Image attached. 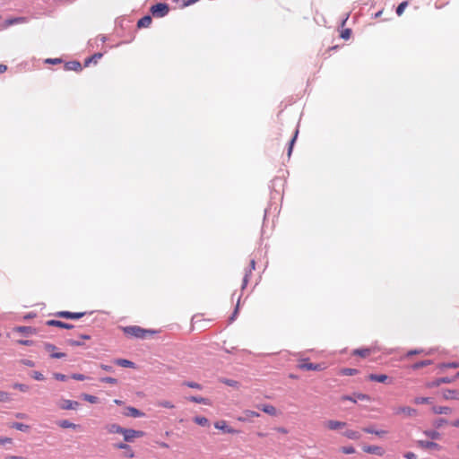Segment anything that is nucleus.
I'll return each mask as SVG.
<instances>
[{"label":"nucleus","instance_id":"f257e3e1","mask_svg":"<svg viewBox=\"0 0 459 459\" xmlns=\"http://www.w3.org/2000/svg\"><path fill=\"white\" fill-rule=\"evenodd\" d=\"M123 331L126 335L139 339H146L147 337L158 333L154 330L143 329L138 325L126 326L123 329Z\"/></svg>","mask_w":459,"mask_h":459},{"label":"nucleus","instance_id":"f03ea898","mask_svg":"<svg viewBox=\"0 0 459 459\" xmlns=\"http://www.w3.org/2000/svg\"><path fill=\"white\" fill-rule=\"evenodd\" d=\"M122 436L126 442H133L135 438L143 437L144 432L141 430H135L133 429H124Z\"/></svg>","mask_w":459,"mask_h":459},{"label":"nucleus","instance_id":"7ed1b4c3","mask_svg":"<svg viewBox=\"0 0 459 459\" xmlns=\"http://www.w3.org/2000/svg\"><path fill=\"white\" fill-rule=\"evenodd\" d=\"M169 11L167 4L159 3L151 7V12L155 17H164Z\"/></svg>","mask_w":459,"mask_h":459},{"label":"nucleus","instance_id":"20e7f679","mask_svg":"<svg viewBox=\"0 0 459 459\" xmlns=\"http://www.w3.org/2000/svg\"><path fill=\"white\" fill-rule=\"evenodd\" d=\"M394 413L406 418L415 417L418 415L417 410L410 406H399L395 409Z\"/></svg>","mask_w":459,"mask_h":459},{"label":"nucleus","instance_id":"39448f33","mask_svg":"<svg viewBox=\"0 0 459 459\" xmlns=\"http://www.w3.org/2000/svg\"><path fill=\"white\" fill-rule=\"evenodd\" d=\"M298 368L302 370H314V371H321L325 368V367L323 364H315L308 362L307 359L301 360Z\"/></svg>","mask_w":459,"mask_h":459},{"label":"nucleus","instance_id":"423d86ee","mask_svg":"<svg viewBox=\"0 0 459 459\" xmlns=\"http://www.w3.org/2000/svg\"><path fill=\"white\" fill-rule=\"evenodd\" d=\"M342 401H351L352 403H357L359 401L370 402L371 397L368 394H361V393H354L352 395H343L341 398Z\"/></svg>","mask_w":459,"mask_h":459},{"label":"nucleus","instance_id":"0eeeda50","mask_svg":"<svg viewBox=\"0 0 459 459\" xmlns=\"http://www.w3.org/2000/svg\"><path fill=\"white\" fill-rule=\"evenodd\" d=\"M346 422L336 420H329L325 422V427L329 430H340L346 427Z\"/></svg>","mask_w":459,"mask_h":459},{"label":"nucleus","instance_id":"6e6552de","mask_svg":"<svg viewBox=\"0 0 459 459\" xmlns=\"http://www.w3.org/2000/svg\"><path fill=\"white\" fill-rule=\"evenodd\" d=\"M86 315V312H69V311H59L56 313L58 317L67 319H79Z\"/></svg>","mask_w":459,"mask_h":459},{"label":"nucleus","instance_id":"1a4fd4ad","mask_svg":"<svg viewBox=\"0 0 459 459\" xmlns=\"http://www.w3.org/2000/svg\"><path fill=\"white\" fill-rule=\"evenodd\" d=\"M79 405L78 402L68 399H62L58 403V407L62 410H76Z\"/></svg>","mask_w":459,"mask_h":459},{"label":"nucleus","instance_id":"9d476101","mask_svg":"<svg viewBox=\"0 0 459 459\" xmlns=\"http://www.w3.org/2000/svg\"><path fill=\"white\" fill-rule=\"evenodd\" d=\"M260 414L252 410H244L241 416H238L237 420L240 422H246L251 420L253 418L259 417Z\"/></svg>","mask_w":459,"mask_h":459},{"label":"nucleus","instance_id":"9b49d317","mask_svg":"<svg viewBox=\"0 0 459 459\" xmlns=\"http://www.w3.org/2000/svg\"><path fill=\"white\" fill-rule=\"evenodd\" d=\"M214 427L217 429L222 430L224 433L236 434L238 431L230 427L225 420H219L214 423Z\"/></svg>","mask_w":459,"mask_h":459},{"label":"nucleus","instance_id":"f8f14e48","mask_svg":"<svg viewBox=\"0 0 459 459\" xmlns=\"http://www.w3.org/2000/svg\"><path fill=\"white\" fill-rule=\"evenodd\" d=\"M44 348L47 351L50 352V356L53 359H62L65 357V353L56 351V347L54 344L47 342L44 344Z\"/></svg>","mask_w":459,"mask_h":459},{"label":"nucleus","instance_id":"ddd939ff","mask_svg":"<svg viewBox=\"0 0 459 459\" xmlns=\"http://www.w3.org/2000/svg\"><path fill=\"white\" fill-rule=\"evenodd\" d=\"M362 450L367 454L377 455L382 456L385 454V450L378 446H364Z\"/></svg>","mask_w":459,"mask_h":459},{"label":"nucleus","instance_id":"4468645a","mask_svg":"<svg viewBox=\"0 0 459 459\" xmlns=\"http://www.w3.org/2000/svg\"><path fill=\"white\" fill-rule=\"evenodd\" d=\"M442 396L445 400H459V390L445 389L442 392Z\"/></svg>","mask_w":459,"mask_h":459},{"label":"nucleus","instance_id":"2eb2a0df","mask_svg":"<svg viewBox=\"0 0 459 459\" xmlns=\"http://www.w3.org/2000/svg\"><path fill=\"white\" fill-rule=\"evenodd\" d=\"M418 444L421 448L424 449L441 450V446L433 441L420 440Z\"/></svg>","mask_w":459,"mask_h":459},{"label":"nucleus","instance_id":"dca6fc26","mask_svg":"<svg viewBox=\"0 0 459 459\" xmlns=\"http://www.w3.org/2000/svg\"><path fill=\"white\" fill-rule=\"evenodd\" d=\"M453 380L454 379L449 378V377H441V378L436 379L434 381L428 382L426 384V387H428V388L437 387V386H439L441 384L451 383V382H453Z\"/></svg>","mask_w":459,"mask_h":459},{"label":"nucleus","instance_id":"f3484780","mask_svg":"<svg viewBox=\"0 0 459 459\" xmlns=\"http://www.w3.org/2000/svg\"><path fill=\"white\" fill-rule=\"evenodd\" d=\"M125 428L120 427L117 423H111L105 426V429L108 434H123Z\"/></svg>","mask_w":459,"mask_h":459},{"label":"nucleus","instance_id":"a211bd4d","mask_svg":"<svg viewBox=\"0 0 459 459\" xmlns=\"http://www.w3.org/2000/svg\"><path fill=\"white\" fill-rule=\"evenodd\" d=\"M375 351L372 348H361L356 349L352 351V355L359 356L361 358H367Z\"/></svg>","mask_w":459,"mask_h":459},{"label":"nucleus","instance_id":"6ab92c4d","mask_svg":"<svg viewBox=\"0 0 459 459\" xmlns=\"http://www.w3.org/2000/svg\"><path fill=\"white\" fill-rule=\"evenodd\" d=\"M26 22H27V19L25 17H16V18L7 19L3 23L2 28L5 29L11 25L17 24V23H24Z\"/></svg>","mask_w":459,"mask_h":459},{"label":"nucleus","instance_id":"aec40b11","mask_svg":"<svg viewBox=\"0 0 459 459\" xmlns=\"http://www.w3.org/2000/svg\"><path fill=\"white\" fill-rule=\"evenodd\" d=\"M126 416H130L134 418H139L144 416V413L139 411L138 409L134 407H126V411L124 412Z\"/></svg>","mask_w":459,"mask_h":459},{"label":"nucleus","instance_id":"412c9836","mask_svg":"<svg viewBox=\"0 0 459 459\" xmlns=\"http://www.w3.org/2000/svg\"><path fill=\"white\" fill-rule=\"evenodd\" d=\"M46 324L48 326H56V327L65 328V329H72L74 327L73 325L64 323V322L58 321V320H54V319L47 321Z\"/></svg>","mask_w":459,"mask_h":459},{"label":"nucleus","instance_id":"4be33fe9","mask_svg":"<svg viewBox=\"0 0 459 459\" xmlns=\"http://www.w3.org/2000/svg\"><path fill=\"white\" fill-rule=\"evenodd\" d=\"M258 408L271 416H275L277 414L276 408L272 404H263L261 406H258Z\"/></svg>","mask_w":459,"mask_h":459},{"label":"nucleus","instance_id":"5701e85b","mask_svg":"<svg viewBox=\"0 0 459 459\" xmlns=\"http://www.w3.org/2000/svg\"><path fill=\"white\" fill-rule=\"evenodd\" d=\"M368 379L374 382L385 383L388 379V377L385 374H370L368 375Z\"/></svg>","mask_w":459,"mask_h":459},{"label":"nucleus","instance_id":"b1692460","mask_svg":"<svg viewBox=\"0 0 459 459\" xmlns=\"http://www.w3.org/2000/svg\"><path fill=\"white\" fill-rule=\"evenodd\" d=\"M152 17L145 15L137 22L138 28H148L152 24Z\"/></svg>","mask_w":459,"mask_h":459},{"label":"nucleus","instance_id":"393cba45","mask_svg":"<svg viewBox=\"0 0 459 459\" xmlns=\"http://www.w3.org/2000/svg\"><path fill=\"white\" fill-rule=\"evenodd\" d=\"M65 68L67 71L74 70L79 72L82 70V65L77 61L68 62L65 65Z\"/></svg>","mask_w":459,"mask_h":459},{"label":"nucleus","instance_id":"a878e982","mask_svg":"<svg viewBox=\"0 0 459 459\" xmlns=\"http://www.w3.org/2000/svg\"><path fill=\"white\" fill-rule=\"evenodd\" d=\"M432 411L435 414H449L452 411V409L446 406H434L432 408Z\"/></svg>","mask_w":459,"mask_h":459},{"label":"nucleus","instance_id":"bb28decb","mask_svg":"<svg viewBox=\"0 0 459 459\" xmlns=\"http://www.w3.org/2000/svg\"><path fill=\"white\" fill-rule=\"evenodd\" d=\"M342 435L349 438V439H352V440H357L360 437V435L358 431H355V430H352V429H346Z\"/></svg>","mask_w":459,"mask_h":459},{"label":"nucleus","instance_id":"cd10ccee","mask_svg":"<svg viewBox=\"0 0 459 459\" xmlns=\"http://www.w3.org/2000/svg\"><path fill=\"white\" fill-rule=\"evenodd\" d=\"M115 363L118 366L124 367V368H134V362L126 359H118L115 360Z\"/></svg>","mask_w":459,"mask_h":459},{"label":"nucleus","instance_id":"c85d7f7f","mask_svg":"<svg viewBox=\"0 0 459 459\" xmlns=\"http://www.w3.org/2000/svg\"><path fill=\"white\" fill-rule=\"evenodd\" d=\"M359 373V370L356 368H344L340 369L339 374L342 376H353Z\"/></svg>","mask_w":459,"mask_h":459},{"label":"nucleus","instance_id":"c756f323","mask_svg":"<svg viewBox=\"0 0 459 459\" xmlns=\"http://www.w3.org/2000/svg\"><path fill=\"white\" fill-rule=\"evenodd\" d=\"M187 399H188V401L193 402V403H196L206 404V405L210 404L208 399L201 397V396H199V397H197V396H190Z\"/></svg>","mask_w":459,"mask_h":459},{"label":"nucleus","instance_id":"7c9ffc66","mask_svg":"<svg viewBox=\"0 0 459 459\" xmlns=\"http://www.w3.org/2000/svg\"><path fill=\"white\" fill-rule=\"evenodd\" d=\"M194 421L203 427L209 426V420L207 418L204 416H196L194 418Z\"/></svg>","mask_w":459,"mask_h":459},{"label":"nucleus","instance_id":"2f4dec72","mask_svg":"<svg viewBox=\"0 0 459 459\" xmlns=\"http://www.w3.org/2000/svg\"><path fill=\"white\" fill-rule=\"evenodd\" d=\"M11 427L17 430L23 431V432L28 431L30 429L29 425H26V424H23L21 422H13Z\"/></svg>","mask_w":459,"mask_h":459},{"label":"nucleus","instance_id":"473e14b6","mask_svg":"<svg viewBox=\"0 0 459 459\" xmlns=\"http://www.w3.org/2000/svg\"><path fill=\"white\" fill-rule=\"evenodd\" d=\"M15 331L16 332H19V333H22L23 334H32L35 333L34 329H32L31 327L30 326H19L17 328H15Z\"/></svg>","mask_w":459,"mask_h":459},{"label":"nucleus","instance_id":"72a5a7b5","mask_svg":"<svg viewBox=\"0 0 459 459\" xmlns=\"http://www.w3.org/2000/svg\"><path fill=\"white\" fill-rule=\"evenodd\" d=\"M424 434L431 439H440L441 434L437 430H425Z\"/></svg>","mask_w":459,"mask_h":459},{"label":"nucleus","instance_id":"f704fd0d","mask_svg":"<svg viewBox=\"0 0 459 459\" xmlns=\"http://www.w3.org/2000/svg\"><path fill=\"white\" fill-rule=\"evenodd\" d=\"M58 426L63 429H75L77 426L67 420H63L58 422Z\"/></svg>","mask_w":459,"mask_h":459},{"label":"nucleus","instance_id":"c9c22d12","mask_svg":"<svg viewBox=\"0 0 459 459\" xmlns=\"http://www.w3.org/2000/svg\"><path fill=\"white\" fill-rule=\"evenodd\" d=\"M81 397L86 401V402H89L91 403H97L99 399L98 397L94 396V395H91V394H82L81 395Z\"/></svg>","mask_w":459,"mask_h":459},{"label":"nucleus","instance_id":"e433bc0d","mask_svg":"<svg viewBox=\"0 0 459 459\" xmlns=\"http://www.w3.org/2000/svg\"><path fill=\"white\" fill-rule=\"evenodd\" d=\"M432 362L431 360H423V361H420V362H417V363H414L413 365H411V368L416 370V369H419L420 368H423V367H426V366H429L430 365Z\"/></svg>","mask_w":459,"mask_h":459},{"label":"nucleus","instance_id":"4c0bfd02","mask_svg":"<svg viewBox=\"0 0 459 459\" xmlns=\"http://www.w3.org/2000/svg\"><path fill=\"white\" fill-rule=\"evenodd\" d=\"M407 6H408V1H403V2H402V3L397 6V8H396V13H397V15H398V16H401V15L403 13V12H404V10H405V8H406Z\"/></svg>","mask_w":459,"mask_h":459},{"label":"nucleus","instance_id":"58836bf2","mask_svg":"<svg viewBox=\"0 0 459 459\" xmlns=\"http://www.w3.org/2000/svg\"><path fill=\"white\" fill-rule=\"evenodd\" d=\"M413 403L415 404L430 403L431 400L429 397H415Z\"/></svg>","mask_w":459,"mask_h":459},{"label":"nucleus","instance_id":"ea45409f","mask_svg":"<svg viewBox=\"0 0 459 459\" xmlns=\"http://www.w3.org/2000/svg\"><path fill=\"white\" fill-rule=\"evenodd\" d=\"M102 56V54L97 53L94 54L92 56L85 60V66H87L91 62L97 63L99 59H100Z\"/></svg>","mask_w":459,"mask_h":459},{"label":"nucleus","instance_id":"a19ab883","mask_svg":"<svg viewBox=\"0 0 459 459\" xmlns=\"http://www.w3.org/2000/svg\"><path fill=\"white\" fill-rule=\"evenodd\" d=\"M157 404L160 407L168 409H173L175 407V405L169 401H160Z\"/></svg>","mask_w":459,"mask_h":459},{"label":"nucleus","instance_id":"79ce46f5","mask_svg":"<svg viewBox=\"0 0 459 459\" xmlns=\"http://www.w3.org/2000/svg\"><path fill=\"white\" fill-rule=\"evenodd\" d=\"M13 387L14 389H18L21 392H24V393L29 390V386L27 385H24V384L15 383V384H13Z\"/></svg>","mask_w":459,"mask_h":459},{"label":"nucleus","instance_id":"37998d69","mask_svg":"<svg viewBox=\"0 0 459 459\" xmlns=\"http://www.w3.org/2000/svg\"><path fill=\"white\" fill-rule=\"evenodd\" d=\"M341 451L345 454V455H351V454H354L355 453V449L353 446H342L341 448Z\"/></svg>","mask_w":459,"mask_h":459},{"label":"nucleus","instance_id":"c03bdc74","mask_svg":"<svg viewBox=\"0 0 459 459\" xmlns=\"http://www.w3.org/2000/svg\"><path fill=\"white\" fill-rule=\"evenodd\" d=\"M11 399H10V394L7 393V392H4V391H0V401L1 402H9Z\"/></svg>","mask_w":459,"mask_h":459},{"label":"nucleus","instance_id":"a18cd8bd","mask_svg":"<svg viewBox=\"0 0 459 459\" xmlns=\"http://www.w3.org/2000/svg\"><path fill=\"white\" fill-rule=\"evenodd\" d=\"M184 385H186L190 388H195V389H201L202 388V385L198 383H195V382H184L183 384Z\"/></svg>","mask_w":459,"mask_h":459},{"label":"nucleus","instance_id":"49530a36","mask_svg":"<svg viewBox=\"0 0 459 459\" xmlns=\"http://www.w3.org/2000/svg\"><path fill=\"white\" fill-rule=\"evenodd\" d=\"M100 381L112 385H116L117 383V380L116 378L110 377H102Z\"/></svg>","mask_w":459,"mask_h":459},{"label":"nucleus","instance_id":"de8ad7c7","mask_svg":"<svg viewBox=\"0 0 459 459\" xmlns=\"http://www.w3.org/2000/svg\"><path fill=\"white\" fill-rule=\"evenodd\" d=\"M20 363H22L24 366L30 367V368H33L35 366L34 361H32L30 359H21Z\"/></svg>","mask_w":459,"mask_h":459},{"label":"nucleus","instance_id":"09e8293b","mask_svg":"<svg viewBox=\"0 0 459 459\" xmlns=\"http://www.w3.org/2000/svg\"><path fill=\"white\" fill-rule=\"evenodd\" d=\"M297 134H298V131H296L295 135H294V136L291 138V140L290 141V146H289V151H288V155H289V156H290V154H291L292 148H293V144H294V143H295V140H296Z\"/></svg>","mask_w":459,"mask_h":459},{"label":"nucleus","instance_id":"8fccbe9b","mask_svg":"<svg viewBox=\"0 0 459 459\" xmlns=\"http://www.w3.org/2000/svg\"><path fill=\"white\" fill-rule=\"evenodd\" d=\"M351 34V30L350 29H345L342 31L341 37L344 39H349Z\"/></svg>","mask_w":459,"mask_h":459},{"label":"nucleus","instance_id":"3c124183","mask_svg":"<svg viewBox=\"0 0 459 459\" xmlns=\"http://www.w3.org/2000/svg\"><path fill=\"white\" fill-rule=\"evenodd\" d=\"M447 420L445 419H438L434 422V426L436 428H441L443 425L446 424Z\"/></svg>","mask_w":459,"mask_h":459},{"label":"nucleus","instance_id":"603ef678","mask_svg":"<svg viewBox=\"0 0 459 459\" xmlns=\"http://www.w3.org/2000/svg\"><path fill=\"white\" fill-rule=\"evenodd\" d=\"M32 377L34 379H36V380H39V381L44 380V376L40 372H39V371H34L32 373Z\"/></svg>","mask_w":459,"mask_h":459},{"label":"nucleus","instance_id":"864d4df0","mask_svg":"<svg viewBox=\"0 0 459 459\" xmlns=\"http://www.w3.org/2000/svg\"><path fill=\"white\" fill-rule=\"evenodd\" d=\"M71 377L74 380H78V381H83L86 379V377L82 374H73L71 376Z\"/></svg>","mask_w":459,"mask_h":459},{"label":"nucleus","instance_id":"5fc2aeb1","mask_svg":"<svg viewBox=\"0 0 459 459\" xmlns=\"http://www.w3.org/2000/svg\"><path fill=\"white\" fill-rule=\"evenodd\" d=\"M54 377L56 379V380H59V381H65L67 377L64 374H61V373H54Z\"/></svg>","mask_w":459,"mask_h":459},{"label":"nucleus","instance_id":"6e6d98bb","mask_svg":"<svg viewBox=\"0 0 459 459\" xmlns=\"http://www.w3.org/2000/svg\"><path fill=\"white\" fill-rule=\"evenodd\" d=\"M441 368H459V363L456 362H451V363H444L441 365Z\"/></svg>","mask_w":459,"mask_h":459},{"label":"nucleus","instance_id":"4d7b16f0","mask_svg":"<svg viewBox=\"0 0 459 459\" xmlns=\"http://www.w3.org/2000/svg\"><path fill=\"white\" fill-rule=\"evenodd\" d=\"M116 448L122 449V450H127L130 448V446L126 443H119L115 445Z\"/></svg>","mask_w":459,"mask_h":459},{"label":"nucleus","instance_id":"13d9d810","mask_svg":"<svg viewBox=\"0 0 459 459\" xmlns=\"http://www.w3.org/2000/svg\"><path fill=\"white\" fill-rule=\"evenodd\" d=\"M46 63L56 65V64H60L61 63V59H59V58H48V59L46 60Z\"/></svg>","mask_w":459,"mask_h":459},{"label":"nucleus","instance_id":"bf43d9fd","mask_svg":"<svg viewBox=\"0 0 459 459\" xmlns=\"http://www.w3.org/2000/svg\"><path fill=\"white\" fill-rule=\"evenodd\" d=\"M387 433L388 432L386 430L380 429V430H377V432H375V435L379 437H384L385 435H387Z\"/></svg>","mask_w":459,"mask_h":459},{"label":"nucleus","instance_id":"052dcab7","mask_svg":"<svg viewBox=\"0 0 459 459\" xmlns=\"http://www.w3.org/2000/svg\"><path fill=\"white\" fill-rule=\"evenodd\" d=\"M17 342L22 345H32L33 343V342L30 340H19Z\"/></svg>","mask_w":459,"mask_h":459},{"label":"nucleus","instance_id":"680f3d73","mask_svg":"<svg viewBox=\"0 0 459 459\" xmlns=\"http://www.w3.org/2000/svg\"><path fill=\"white\" fill-rule=\"evenodd\" d=\"M363 431L368 434H375V432H377V430L374 429L372 427H366L363 429Z\"/></svg>","mask_w":459,"mask_h":459},{"label":"nucleus","instance_id":"e2e57ef3","mask_svg":"<svg viewBox=\"0 0 459 459\" xmlns=\"http://www.w3.org/2000/svg\"><path fill=\"white\" fill-rule=\"evenodd\" d=\"M422 352V350H411L408 351L407 356L416 355Z\"/></svg>","mask_w":459,"mask_h":459},{"label":"nucleus","instance_id":"0e129e2a","mask_svg":"<svg viewBox=\"0 0 459 459\" xmlns=\"http://www.w3.org/2000/svg\"><path fill=\"white\" fill-rule=\"evenodd\" d=\"M100 368L102 369H104L105 371H108V372H112L113 371V368L111 366L101 364Z\"/></svg>","mask_w":459,"mask_h":459},{"label":"nucleus","instance_id":"69168bd1","mask_svg":"<svg viewBox=\"0 0 459 459\" xmlns=\"http://www.w3.org/2000/svg\"><path fill=\"white\" fill-rule=\"evenodd\" d=\"M68 342L72 346H81V345H82V342H81L79 341L70 340Z\"/></svg>","mask_w":459,"mask_h":459},{"label":"nucleus","instance_id":"338daca9","mask_svg":"<svg viewBox=\"0 0 459 459\" xmlns=\"http://www.w3.org/2000/svg\"><path fill=\"white\" fill-rule=\"evenodd\" d=\"M404 456L407 459H416V455L411 452L407 453Z\"/></svg>","mask_w":459,"mask_h":459},{"label":"nucleus","instance_id":"774afa93","mask_svg":"<svg viewBox=\"0 0 459 459\" xmlns=\"http://www.w3.org/2000/svg\"><path fill=\"white\" fill-rule=\"evenodd\" d=\"M8 459H27V458L22 457V456L12 455V456H9Z\"/></svg>","mask_w":459,"mask_h":459}]
</instances>
